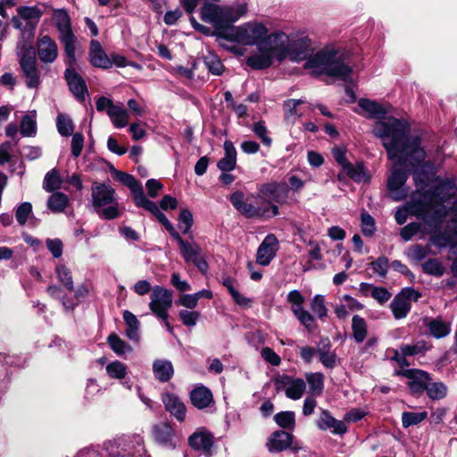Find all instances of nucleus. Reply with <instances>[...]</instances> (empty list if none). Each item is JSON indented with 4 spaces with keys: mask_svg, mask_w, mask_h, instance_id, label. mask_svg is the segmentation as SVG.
<instances>
[{
    "mask_svg": "<svg viewBox=\"0 0 457 457\" xmlns=\"http://www.w3.org/2000/svg\"><path fill=\"white\" fill-rule=\"evenodd\" d=\"M17 56L27 87L37 89L41 84V79L40 71L37 67L35 51L29 50L28 54Z\"/></svg>",
    "mask_w": 457,
    "mask_h": 457,
    "instance_id": "11",
    "label": "nucleus"
},
{
    "mask_svg": "<svg viewBox=\"0 0 457 457\" xmlns=\"http://www.w3.org/2000/svg\"><path fill=\"white\" fill-rule=\"evenodd\" d=\"M423 227L425 228V224L411 222L401 229L400 235L404 241H408L412 237L418 236L422 231Z\"/></svg>",
    "mask_w": 457,
    "mask_h": 457,
    "instance_id": "58",
    "label": "nucleus"
},
{
    "mask_svg": "<svg viewBox=\"0 0 457 457\" xmlns=\"http://www.w3.org/2000/svg\"><path fill=\"white\" fill-rule=\"evenodd\" d=\"M35 26L30 22H27L21 31V37L17 43V55L28 54L29 51H34L31 41L34 37Z\"/></svg>",
    "mask_w": 457,
    "mask_h": 457,
    "instance_id": "30",
    "label": "nucleus"
},
{
    "mask_svg": "<svg viewBox=\"0 0 457 457\" xmlns=\"http://www.w3.org/2000/svg\"><path fill=\"white\" fill-rule=\"evenodd\" d=\"M188 445L197 451L208 452L213 445V437L205 429H198L188 437Z\"/></svg>",
    "mask_w": 457,
    "mask_h": 457,
    "instance_id": "27",
    "label": "nucleus"
},
{
    "mask_svg": "<svg viewBox=\"0 0 457 457\" xmlns=\"http://www.w3.org/2000/svg\"><path fill=\"white\" fill-rule=\"evenodd\" d=\"M395 375L409 378V387L414 394H418L427 388L428 376L424 371L420 370H398L395 371Z\"/></svg>",
    "mask_w": 457,
    "mask_h": 457,
    "instance_id": "20",
    "label": "nucleus"
},
{
    "mask_svg": "<svg viewBox=\"0 0 457 457\" xmlns=\"http://www.w3.org/2000/svg\"><path fill=\"white\" fill-rule=\"evenodd\" d=\"M388 259L385 256H380L377 260L370 262V267L375 274L381 278H385L388 270Z\"/></svg>",
    "mask_w": 457,
    "mask_h": 457,
    "instance_id": "60",
    "label": "nucleus"
},
{
    "mask_svg": "<svg viewBox=\"0 0 457 457\" xmlns=\"http://www.w3.org/2000/svg\"><path fill=\"white\" fill-rule=\"evenodd\" d=\"M162 400L167 411L173 415L179 421L185 420L187 408L177 395L165 393L162 395Z\"/></svg>",
    "mask_w": 457,
    "mask_h": 457,
    "instance_id": "24",
    "label": "nucleus"
},
{
    "mask_svg": "<svg viewBox=\"0 0 457 457\" xmlns=\"http://www.w3.org/2000/svg\"><path fill=\"white\" fill-rule=\"evenodd\" d=\"M288 37L287 58L293 62L307 61L314 51L312 41L308 35L299 31L289 34Z\"/></svg>",
    "mask_w": 457,
    "mask_h": 457,
    "instance_id": "8",
    "label": "nucleus"
},
{
    "mask_svg": "<svg viewBox=\"0 0 457 457\" xmlns=\"http://www.w3.org/2000/svg\"><path fill=\"white\" fill-rule=\"evenodd\" d=\"M106 373L109 378L121 380L128 374V367L120 361H114L106 365Z\"/></svg>",
    "mask_w": 457,
    "mask_h": 457,
    "instance_id": "45",
    "label": "nucleus"
},
{
    "mask_svg": "<svg viewBox=\"0 0 457 457\" xmlns=\"http://www.w3.org/2000/svg\"><path fill=\"white\" fill-rule=\"evenodd\" d=\"M92 206L98 216L113 220L120 215L115 189L110 185L93 182L91 187Z\"/></svg>",
    "mask_w": 457,
    "mask_h": 457,
    "instance_id": "4",
    "label": "nucleus"
},
{
    "mask_svg": "<svg viewBox=\"0 0 457 457\" xmlns=\"http://www.w3.org/2000/svg\"><path fill=\"white\" fill-rule=\"evenodd\" d=\"M248 11L245 3H237L232 5L222 6L221 29L228 28L232 23L244 17Z\"/></svg>",
    "mask_w": 457,
    "mask_h": 457,
    "instance_id": "23",
    "label": "nucleus"
},
{
    "mask_svg": "<svg viewBox=\"0 0 457 457\" xmlns=\"http://www.w3.org/2000/svg\"><path fill=\"white\" fill-rule=\"evenodd\" d=\"M90 63L96 68L108 70L112 68V62L110 57L104 52L100 42L93 39L90 42L88 53Z\"/></svg>",
    "mask_w": 457,
    "mask_h": 457,
    "instance_id": "22",
    "label": "nucleus"
},
{
    "mask_svg": "<svg viewBox=\"0 0 457 457\" xmlns=\"http://www.w3.org/2000/svg\"><path fill=\"white\" fill-rule=\"evenodd\" d=\"M68 204V196L61 192L53 193L47 201V207L53 212H62Z\"/></svg>",
    "mask_w": 457,
    "mask_h": 457,
    "instance_id": "41",
    "label": "nucleus"
},
{
    "mask_svg": "<svg viewBox=\"0 0 457 457\" xmlns=\"http://www.w3.org/2000/svg\"><path fill=\"white\" fill-rule=\"evenodd\" d=\"M190 400L197 409H204L212 403V394L207 387L200 386L192 390Z\"/></svg>",
    "mask_w": 457,
    "mask_h": 457,
    "instance_id": "31",
    "label": "nucleus"
},
{
    "mask_svg": "<svg viewBox=\"0 0 457 457\" xmlns=\"http://www.w3.org/2000/svg\"><path fill=\"white\" fill-rule=\"evenodd\" d=\"M134 200L137 206L144 208L145 210L150 212L153 215L159 210V207L154 202L145 197L143 190L134 198Z\"/></svg>",
    "mask_w": 457,
    "mask_h": 457,
    "instance_id": "59",
    "label": "nucleus"
},
{
    "mask_svg": "<svg viewBox=\"0 0 457 457\" xmlns=\"http://www.w3.org/2000/svg\"><path fill=\"white\" fill-rule=\"evenodd\" d=\"M123 320L126 323V336L133 341L139 340V321L129 311L123 312Z\"/></svg>",
    "mask_w": 457,
    "mask_h": 457,
    "instance_id": "38",
    "label": "nucleus"
},
{
    "mask_svg": "<svg viewBox=\"0 0 457 457\" xmlns=\"http://www.w3.org/2000/svg\"><path fill=\"white\" fill-rule=\"evenodd\" d=\"M223 286L228 290L230 293L232 298L234 301L242 306H246L250 303V300L246 297L243 296L237 290V283L234 279L231 278H225L222 280Z\"/></svg>",
    "mask_w": 457,
    "mask_h": 457,
    "instance_id": "46",
    "label": "nucleus"
},
{
    "mask_svg": "<svg viewBox=\"0 0 457 457\" xmlns=\"http://www.w3.org/2000/svg\"><path fill=\"white\" fill-rule=\"evenodd\" d=\"M107 342L111 347V349L117 355H123L127 353H130L133 351V348L127 344L124 340L119 337L116 334H111L107 337Z\"/></svg>",
    "mask_w": 457,
    "mask_h": 457,
    "instance_id": "43",
    "label": "nucleus"
},
{
    "mask_svg": "<svg viewBox=\"0 0 457 457\" xmlns=\"http://www.w3.org/2000/svg\"><path fill=\"white\" fill-rule=\"evenodd\" d=\"M74 65L75 63L68 65L69 67L64 72V77L73 96L78 100L83 101L87 94V87L83 78L73 68Z\"/></svg>",
    "mask_w": 457,
    "mask_h": 457,
    "instance_id": "19",
    "label": "nucleus"
},
{
    "mask_svg": "<svg viewBox=\"0 0 457 457\" xmlns=\"http://www.w3.org/2000/svg\"><path fill=\"white\" fill-rule=\"evenodd\" d=\"M292 439L294 436L290 433L278 430L270 435L266 445L270 453H279L290 446Z\"/></svg>",
    "mask_w": 457,
    "mask_h": 457,
    "instance_id": "26",
    "label": "nucleus"
},
{
    "mask_svg": "<svg viewBox=\"0 0 457 457\" xmlns=\"http://www.w3.org/2000/svg\"><path fill=\"white\" fill-rule=\"evenodd\" d=\"M275 58L266 50H259V54L247 58L246 63L253 69L262 70L270 67Z\"/></svg>",
    "mask_w": 457,
    "mask_h": 457,
    "instance_id": "33",
    "label": "nucleus"
},
{
    "mask_svg": "<svg viewBox=\"0 0 457 457\" xmlns=\"http://www.w3.org/2000/svg\"><path fill=\"white\" fill-rule=\"evenodd\" d=\"M173 436V428L167 423H162L154 427L155 441L165 448L174 449L176 447Z\"/></svg>",
    "mask_w": 457,
    "mask_h": 457,
    "instance_id": "28",
    "label": "nucleus"
},
{
    "mask_svg": "<svg viewBox=\"0 0 457 457\" xmlns=\"http://www.w3.org/2000/svg\"><path fill=\"white\" fill-rule=\"evenodd\" d=\"M172 301L171 291L163 287L155 286L150 295L149 309L158 319L166 321L169 318L168 312L172 306Z\"/></svg>",
    "mask_w": 457,
    "mask_h": 457,
    "instance_id": "9",
    "label": "nucleus"
},
{
    "mask_svg": "<svg viewBox=\"0 0 457 457\" xmlns=\"http://www.w3.org/2000/svg\"><path fill=\"white\" fill-rule=\"evenodd\" d=\"M56 128L62 137H69L74 131V123L71 118L65 113H59L56 118Z\"/></svg>",
    "mask_w": 457,
    "mask_h": 457,
    "instance_id": "44",
    "label": "nucleus"
},
{
    "mask_svg": "<svg viewBox=\"0 0 457 457\" xmlns=\"http://www.w3.org/2000/svg\"><path fill=\"white\" fill-rule=\"evenodd\" d=\"M421 295L411 287L403 288L390 303V309L396 320L403 319L411 310V301H418Z\"/></svg>",
    "mask_w": 457,
    "mask_h": 457,
    "instance_id": "14",
    "label": "nucleus"
},
{
    "mask_svg": "<svg viewBox=\"0 0 457 457\" xmlns=\"http://www.w3.org/2000/svg\"><path fill=\"white\" fill-rule=\"evenodd\" d=\"M37 49L39 60L43 63H53L58 57L59 49L56 42L47 35L38 37Z\"/></svg>",
    "mask_w": 457,
    "mask_h": 457,
    "instance_id": "18",
    "label": "nucleus"
},
{
    "mask_svg": "<svg viewBox=\"0 0 457 457\" xmlns=\"http://www.w3.org/2000/svg\"><path fill=\"white\" fill-rule=\"evenodd\" d=\"M62 185V179L59 176L58 171L55 169L48 171L44 179L43 187L47 192H53L59 189Z\"/></svg>",
    "mask_w": 457,
    "mask_h": 457,
    "instance_id": "49",
    "label": "nucleus"
},
{
    "mask_svg": "<svg viewBox=\"0 0 457 457\" xmlns=\"http://www.w3.org/2000/svg\"><path fill=\"white\" fill-rule=\"evenodd\" d=\"M55 273L58 280L68 291H72L74 289L72 275L69 268L65 265L58 264L55 268Z\"/></svg>",
    "mask_w": 457,
    "mask_h": 457,
    "instance_id": "48",
    "label": "nucleus"
},
{
    "mask_svg": "<svg viewBox=\"0 0 457 457\" xmlns=\"http://www.w3.org/2000/svg\"><path fill=\"white\" fill-rule=\"evenodd\" d=\"M52 21L59 33V40L63 45L65 63L73 65L76 63L77 37L72 30L71 18L65 8L53 9Z\"/></svg>",
    "mask_w": 457,
    "mask_h": 457,
    "instance_id": "5",
    "label": "nucleus"
},
{
    "mask_svg": "<svg viewBox=\"0 0 457 457\" xmlns=\"http://www.w3.org/2000/svg\"><path fill=\"white\" fill-rule=\"evenodd\" d=\"M154 378L160 382H168L173 376L172 363L168 360H155L153 363Z\"/></svg>",
    "mask_w": 457,
    "mask_h": 457,
    "instance_id": "32",
    "label": "nucleus"
},
{
    "mask_svg": "<svg viewBox=\"0 0 457 457\" xmlns=\"http://www.w3.org/2000/svg\"><path fill=\"white\" fill-rule=\"evenodd\" d=\"M311 309L318 318L322 319L327 316L328 309L325 306L324 296L321 295H316L312 300Z\"/></svg>",
    "mask_w": 457,
    "mask_h": 457,
    "instance_id": "55",
    "label": "nucleus"
},
{
    "mask_svg": "<svg viewBox=\"0 0 457 457\" xmlns=\"http://www.w3.org/2000/svg\"><path fill=\"white\" fill-rule=\"evenodd\" d=\"M427 418V411L412 412L406 411L402 415L403 426L408 428L417 425Z\"/></svg>",
    "mask_w": 457,
    "mask_h": 457,
    "instance_id": "53",
    "label": "nucleus"
},
{
    "mask_svg": "<svg viewBox=\"0 0 457 457\" xmlns=\"http://www.w3.org/2000/svg\"><path fill=\"white\" fill-rule=\"evenodd\" d=\"M344 171L346 175L357 183L367 182L370 180V174L362 162H358L356 165L349 163Z\"/></svg>",
    "mask_w": 457,
    "mask_h": 457,
    "instance_id": "36",
    "label": "nucleus"
},
{
    "mask_svg": "<svg viewBox=\"0 0 457 457\" xmlns=\"http://www.w3.org/2000/svg\"><path fill=\"white\" fill-rule=\"evenodd\" d=\"M223 148L225 155L218 162L217 166L221 171L229 172L236 168L237 150L229 140L224 142Z\"/></svg>",
    "mask_w": 457,
    "mask_h": 457,
    "instance_id": "29",
    "label": "nucleus"
},
{
    "mask_svg": "<svg viewBox=\"0 0 457 457\" xmlns=\"http://www.w3.org/2000/svg\"><path fill=\"white\" fill-rule=\"evenodd\" d=\"M114 176L116 179L129 188L133 198H135L143 190L141 183L137 181L132 175L115 170Z\"/></svg>",
    "mask_w": 457,
    "mask_h": 457,
    "instance_id": "39",
    "label": "nucleus"
},
{
    "mask_svg": "<svg viewBox=\"0 0 457 457\" xmlns=\"http://www.w3.org/2000/svg\"><path fill=\"white\" fill-rule=\"evenodd\" d=\"M267 33L268 29L260 22H247L231 30V36L235 41L245 46L257 45L259 50L260 44L262 43Z\"/></svg>",
    "mask_w": 457,
    "mask_h": 457,
    "instance_id": "7",
    "label": "nucleus"
},
{
    "mask_svg": "<svg viewBox=\"0 0 457 457\" xmlns=\"http://www.w3.org/2000/svg\"><path fill=\"white\" fill-rule=\"evenodd\" d=\"M447 386L443 382L430 383V399L440 400L445 397Z\"/></svg>",
    "mask_w": 457,
    "mask_h": 457,
    "instance_id": "64",
    "label": "nucleus"
},
{
    "mask_svg": "<svg viewBox=\"0 0 457 457\" xmlns=\"http://www.w3.org/2000/svg\"><path fill=\"white\" fill-rule=\"evenodd\" d=\"M409 261L414 265H420L425 273H428V243L425 245L416 244L411 245L405 252Z\"/></svg>",
    "mask_w": 457,
    "mask_h": 457,
    "instance_id": "25",
    "label": "nucleus"
},
{
    "mask_svg": "<svg viewBox=\"0 0 457 457\" xmlns=\"http://www.w3.org/2000/svg\"><path fill=\"white\" fill-rule=\"evenodd\" d=\"M273 382L277 392L283 391L287 397L292 400L300 399L305 389V381L286 374H278L274 377Z\"/></svg>",
    "mask_w": 457,
    "mask_h": 457,
    "instance_id": "13",
    "label": "nucleus"
},
{
    "mask_svg": "<svg viewBox=\"0 0 457 457\" xmlns=\"http://www.w3.org/2000/svg\"><path fill=\"white\" fill-rule=\"evenodd\" d=\"M193 225V215L187 209L181 210L179 217V228L182 233L187 234Z\"/></svg>",
    "mask_w": 457,
    "mask_h": 457,
    "instance_id": "61",
    "label": "nucleus"
},
{
    "mask_svg": "<svg viewBox=\"0 0 457 457\" xmlns=\"http://www.w3.org/2000/svg\"><path fill=\"white\" fill-rule=\"evenodd\" d=\"M304 68L312 70L314 75L326 74L338 77L343 80H347L352 73V68L345 62L343 54L334 47L328 46L309 57Z\"/></svg>",
    "mask_w": 457,
    "mask_h": 457,
    "instance_id": "3",
    "label": "nucleus"
},
{
    "mask_svg": "<svg viewBox=\"0 0 457 457\" xmlns=\"http://www.w3.org/2000/svg\"><path fill=\"white\" fill-rule=\"evenodd\" d=\"M107 114L116 128H124L129 123V112L122 105L111 106V109L107 110Z\"/></svg>",
    "mask_w": 457,
    "mask_h": 457,
    "instance_id": "35",
    "label": "nucleus"
},
{
    "mask_svg": "<svg viewBox=\"0 0 457 457\" xmlns=\"http://www.w3.org/2000/svg\"><path fill=\"white\" fill-rule=\"evenodd\" d=\"M358 105L363 111V112H365L366 117L371 118V119H383V120H380L377 121L374 124L373 129H372V132H374V129H375V126H376L377 123L386 121V120H387L389 119H395V120H398L406 122L409 125V128H410L409 129V133L411 135H419L420 137V142H422L421 134L419 131H414V130L412 131L411 128V125H410V123L407 120H405L403 119H396L395 117L384 118V116L386 113V111L378 103H377L375 101H372V100L361 98V99L359 100ZM373 134H375V133H373ZM374 136L377 137L376 135H374ZM421 144L424 145L423 143H421Z\"/></svg>",
    "mask_w": 457,
    "mask_h": 457,
    "instance_id": "16",
    "label": "nucleus"
},
{
    "mask_svg": "<svg viewBox=\"0 0 457 457\" xmlns=\"http://www.w3.org/2000/svg\"><path fill=\"white\" fill-rule=\"evenodd\" d=\"M178 244L181 256L187 263H193L203 273L207 271L208 264L198 244H192L182 238L179 239Z\"/></svg>",
    "mask_w": 457,
    "mask_h": 457,
    "instance_id": "15",
    "label": "nucleus"
},
{
    "mask_svg": "<svg viewBox=\"0 0 457 457\" xmlns=\"http://www.w3.org/2000/svg\"><path fill=\"white\" fill-rule=\"evenodd\" d=\"M432 166L430 165V173ZM456 194L455 180L453 178H441L430 174V243L433 228L437 223L442 227L446 222L442 245L457 244V199L448 208L445 204L454 197Z\"/></svg>",
    "mask_w": 457,
    "mask_h": 457,
    "instance_id": "2",
    "label": "nucleus"
},
{
    "mask_svg": "<svg viewBox=\"0 0 457 457\" xmlns=\"http://www.w3.org/2000/svg\"><path fill=\"white\" fill-rule=\"evenodd\" d=\"M32 216V204L29 202H24L17 206L15 211V218L19 225L24 226L29 218Z\"/></svg>",
    "mask_w": 457,
    "mask_h": 457,
    "instance_id": "52",
    "label": "nucleus"
},
{
    "mask_svg": "<svg viewBox=\"0 0 457 457\" xmlns=\"http://www.w3.org/2000/svg\"><path fill=\"white\" fill-rule=\"evenodd\" d=\"M451 332V323L442 319L430 320V335L436 338H443Z\"/></svg>",
    "mask_w": 457,
    "mask_h": 457,
    "instance_id": "42",
    "label": "nucleus"
},
{
    "mask_svg": "<svg viewBox=\"0 0 457 457\" xmlns=\"http://www.w3.org/2000/svg\"><path fill=\"white\" fill-rule=\"evenodd\" d=\"M276 423L286 429H294L295 425V415L294 411H280L274 416Z\"/></svg>",
    "mask_w": 457,
    "mask_h": 457,
    "instance_id": "50",
    "label": "nucleus"
},
{
    "mask_svg": "<svg viewBox=\"0 0 457 457\" xmlns=\"http://www.w3.org/2000/svg\"><path fill=\"white\" fill-rule=\"evenodd\" d=\"M361 232L366 237H372L376 231L375 220L367 212L361 213Z\"/></svg>",
    "mask_w": 457,
    "mask_h": 457,
    "instance_id": "56",
    "label": "nucleus"
},
{
    "mask_svg": "<svg viewBox=\"0 0 457 457\" xmlns=\"http://www.w3.org/2000/svg\"><path fill=\"white\" fill-rule=\"evenodd\" d=\"M306 381L309 384L310 390L313 396L320 395L324 386V376L321 373H311L306 376Z\"/></svg>",
    "mask_w": 457,
    "mask_h": 457,
    "instance_id": "47",
    "label": "nucleus"
},
{
    "mask_svg": "<svg viewBox=\"0 0 457 457\" xmlns=\"http://www.w3.org/2000/svg\"><path fill=\"white\" fill-rule=\"evenodd\" d=\"M330 349V342L328 338H323L320 340V346L318 348L317 352L320 356V361L321 363L328 369H332L337 364V355L335 353L329 351Z\"/></svg>",
    "mask_w": 457,
    "mask_h": 457,
    "instance_id": "34",
    "label": "nucleus"
},
{
    "mask_svg": "<svg viewBox=\"0 0 457 457\" xmlns=\"http://www.w3.org/2000/svg\"><path fill=\"white\" fill-rule=\"evenodd\" d=\"M204 64L214 75H220L224 71V66L220 61V59L212 53H209L204 56Z\"/></svg>",
    "mask_w": 457,
    "mask_h": 457,
    "instance_id": "51",
    "label": "nucleus"
},
{
    "mask_svg": "<svg viewBox=\"0 0 457 457\" xmlns=\"http://www.w3.org/2000/svg\"><path fill=\"white\" fill-rule=\"evenodd\" d=\"M179 315L182 323L187 327H194L200 317L198 312L187 310H181Z\"/></svg>",
    "mask_w": 457,
    "mask_h": 457,
    "instance_id": "62",
    "label": "nucleus"
},
{
    "mask_svg": "<svg viewBox=\"0 0 457 457\" xmlns=\"http://www.w3.org/2000/svg\"><path fill=\"white\" fill-rule=\"evenodd\" d=\"M306 107L313 110L311 104H307V103L302 99H288L285 101L283 109L286 121L290 124H295L298 119L303 116Z\"/></svg>",
    "mask_w": 457,
    "mask_h": 457,
    "instance_id": "21",
    "label": "nucleus"
},
{
    "mask_svg": "<svg viewBox=\"0 0 457 457\" xmlns=\"http://www.w3.org/2000/svg\"><path fill=\"white\" fill-rule=\"evenodd\" d=\"M37 112L30 111L21 120L20 131L23 137H34L37 133Z\"/></svg>",
    "mask_w": 457,
    "mask_h": 457,
    "instance_id": "37",
    "label": "nucleus"
},
{
    "mask_svg": "<svg viewBox=\"0 0 457 457\" xmlns=\"http://www.w3.org/2000/svg\"><path fill=\"white\" fill-rule=\"evenodd\" d=\"M288 36L283 31L267 33L264 40L260 44V50H266L276 60L281 62L287 58Z\"/></svg>",
    "mask_w": 457,
    "mask_h": 457,
    "instance_id": "12",
    "label": "nucleus"
},
{
    "mask_svg": "<svg viewBox=\"0 0 457 457\" xmlns=\"http://www.w3.org/2000/svg\"><path fill=\"white\" fill-rule=\"evenodd\" d=\"M407 179V172L402 170L397 163H395L390 170L386 181V188L391 199L402 201L407 197L409 193V188L406 186Z\"/></svg>",
    "mask_w": 457,
    "mask_h": 457,
    "instance_id": "10",
    "label": "nucleus"
},
{
    "mask_svg": "<svg viewBox=\"0 0 457 457\" xmlns=\"http://www.w3.org/2000/svg\"><path fill=\"white\" fill-rule=\"evenodd\" d=\"M252 129L255 136L261 139L264 145L270 146L272 139L269 137L268 129L263 121L253 123Z\"/></svg>",
    "mask_w": 457,
    "mask_h": 457,
    "instance_id": "57",
    "label": "nucleus"
},
{
    "mask_svg": "<svg viewBox=\"0 0 457 457\" xmlns=\"http://www.w3.org/2000/svg\"><path fill=\"white\" fill-rule=\"evenodd\" d=\"M352 331L354 340L357 343H362L368 334L366 320L359 315H353L352 319Z\"/></svg>",
    "mask_w": 457,
    "mask_h": 457,
    "instance_id": "40",
    "label": "nucleus"
},
{
    "mask_svg": "<svg viewBox=\"0 0 457 457\" xmlns=\"http://www.w3.org/2000/svg\"><path fill=\"white\" fill-rule=\"evenodd\" d=\"M279 249V243L274 234L267 235L257 249L256 262L262 266H268L276 256Z\"/></svg>",
    "mask_w": 457,
    "mask_h": 457,
    "instance_id": "17",
    "label": "nucleus"
},
{
    "mask_svg": "<svg viewBox=\"0 0 457 457\" xmlns=\"http://www.w3.org/2000/svg\"><path fill=\"white\" fill-rule=\"evenodd\" d=\"M409 125L395 119L377 123L374 133L381 139L386 150L387 158L397 160L410 168L415 190L407 204V209H399L395 218L399 225L407 220L408 211L417 216L425 218L428 213V165L425 145L419 135L409 133Z\"/></svg>",
    "mask_w": 457,
    "mask_h": 457,
    "instance_id": "1",
    "label": "nucleus"
},
{
    "mask_svg": "<svg viewBox=\"0 0 457 457\" xmlns=\"http://www.w3.org/2000/svg\"><path fill=\"white\" fill-rule=\"evenodd\" d=\"M46 245L48 251L52 253L53 257L59 258L62 254L63 244L59 238H47Z\"/></svg>",
    "mask_w": 457,
    "mask_h": 457,
    "instance_id": "63",
    "label": "nucleus"
},
{
    "mask_svg": "<svg viewBox=\"0 0 457 457\" xmlns=\"http://www.w3.org/2000/svg\"><path fill=\"white\" fill-rule=\"evenodd\" d=\"M229 200L242 215L249 219L271 218L278 214V206L262 198L256 199L254 203L244 201V194L240 191L233 193Z\"/></svg>",
    "mask_w": 457,
    "mask_h": 457,
    "instance_id": "6",
    "label": "nucleus"
},
{
    "mask_svg": "<svg viewBox=\"0 0 457 457\" xmlns=\"http://www.w3.org/2000/svg\"><path fill=\"white\" fill-rule=\"evenodd\" d=\"M18 12L21 18L35 22H37L43 14V11L37 6L20 7Z\"/></svg>",
    "mask_w": 457,
    "mask_h": 457,
    "instance_id": "54",
    "label": "nucleus"
}]
</instances>
